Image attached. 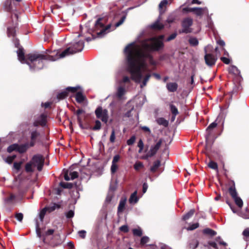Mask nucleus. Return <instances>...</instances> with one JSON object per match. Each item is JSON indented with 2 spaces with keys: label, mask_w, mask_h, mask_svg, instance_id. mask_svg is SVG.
<instances>
[{
  "label": "nucleus",
  "mask_w": 249,
  "mask_h": 249,
  "mask_svg": "<svg viewBox=\"0 0 249 249\" xmlns=\"http://www.w3.org/2000/svg\"><path fill=\"white\" fill-rule=\"evenodd\" d=\"M32 164H33L32 162V161L28 162L25 164V170L26 172L30 173V172H33L34 171V170L32 168Z\"/></svg>",
  "instance_id": "34"
},
{
  "label": "nucleus",
  "mask_w": 249,
  "mask_h": 249,
  "mask_svg": "<svg viewBox=\"0 0 249 249\" xmlns=\"http://www.w3.org/2000/svg\"><path fill=\"white\" fill-rule=\"evenodd\" d=\"M160 165V161L157 160L153 163V165L150 167V171L152 173H155L157 170L158 168Z\"/></svg>",
  "instance_id": "25"
},
{
  "label": "nucleus",
  "mask_w": 249,
  "mask_h": 249,
  "mask_svg": "<svg viewBox=\"0 0 249 249\" xmlns=\"http://www.w3.org/2000/svg\"><path fill=\"white\" fill-rule=\"evenodd\" d=\"M47 212V208H43L40 212L39 213V218L41 221L43 220V219L44 218V216Z\"/></svg>",
  "instance_id": "45"
},
{
  "label": "nucleus",
  "mask_w": 249,
  "mask_h": 249,
  "mask_svg": "<svg viewBox=\"0 0 249 249\" xmlns=\"http://www.w3.org/2000/svg\"><path fill=\"white\" fill-rule=\"evenodd\" d=\"M138 146L139 148L138 152L139 153H141L143 150V147H144L143 142L142 139L139 140L138 143Z\"/></svg>",
  "instance_id": "46"
},
{
  "label": "nucleus",
  "mask_w": 249,
  "mask_h": 249,
  "mask_svg": "<svg viewBox=\"0 0 249 249\" xmlns=\"http://www.w3.org/2000/svg\"><path fill=\"white\" fill-rule=\"evenodd\" d=\"M118 169V165L115 163H112L111 166V172L112 174H114L116 172Z\"/></svg>",
  "instance_id": "61"
},
{
  "label": "nucleus",
  "mask_w": 249,
  "mask_h": 249,
  "mask_svg": "<svg viewBox=\"0 0 249 249\" xmlns=\"http://www.w3.org/2000/svg\"><path fill=\"white\" fill-rule=\"evenodd\" d=\"M188 41L189 44L192 46H196L198 44V41L196 37H190Z\"/></svg>",
  "instance_id": "32"
},
{
  "label": "nucleus",
  "mask_w": 249,
  "mask_h": 249,
  "mask_svg": "<svg viewBox=\"0 0 249 249\" xmlns=\"http://www.w3.org/2000/svg\"><path fill=\"white\" fill-rule=\"evenodd\" d=\"M241 216L245 219H249V210L247 208L245 213H242Z\"/></svg>",
  "instance_id": "55"
},
{
  "label": "nucleus",
  "mask_w": 249,
  "mask_h": 249,
  "mask_svg": "<svg viewBox=\"0 0 249 249\" xmlns=\"http://www.w3.org/2000/svg\"><path fill=\"white\" fill-rule=\"evenodd\" d=\"M85 42L83 40L78 41L73 43L71 47L67 48L61 53L56 52L53 57H56V60L63 58L70 54H73L81 52L84 47Z\"/></svg>",
  "instance_id": "3"
},
{
  "label": "nucleus",
  "mask_w": 249,
  "mask_h": 249,
  "mask_svg": "<svg viewBox=\"0 0 249 249\" xmlns=\"http://www.w3.org/2000/svg\"><path fill=\"white\" fill-rule=\"evenodd\" d=\"M147 41L151 43H148L146 41L142 42V49L148 52H158L163 49L164 47L162 41L159 40L156 37H150L147 39Z\"/></svg>",
  "instance_id": "4"
},
{
  "label": "nucleus",
  "mask_w": 249,
  "mask_h": 249,
  "mask_svg": "<svg viewBox=\"0 0 249 249\" xmlns=\"http://www.w3.org/2000/svg\"><path fill=\"white\" fill-rule=\"evenodd\" d=\"M135 140H136V137L135 136H132V137H131L127 141V145H132L134 143Z\"/></svg>",
  "instance_id": "54"
},
{
  "label": "nucleus",
  "mask_w": 249,
  "mask_h": 249,
  "mask_svg": "<svg viewBox=\"0 0 249 249\" xmlns=\"http://www.w3.org/2000/svg\"><path fill=\"white\" fill-rule=\"evenodd\" d=\"M217 123L215 122L211 123L207 128L206 131L207 134L205 136L206 139V149L208 150L210 149L211 146V142L209 141V139L212 135V130L216 127Z\"/></svg>",
  "instance_id": "7"
},
{
  "label": "nucleus",
  "mask_w": 249,
  "mask_h": 249,
  "mask_svg": "<svg viewBox=\"0 0 249 249\" xmlns=\"http://www.w3.org/2000/svg\"><path fill=\"white\" fill-rule=\"evenodd\" d=\"M102 18H99L97 19L95 23V28L96 29L102 28V30L97 33L98 35L100 36L105 35L107 31H108L111 27V24H108L106 27H104V24L101 22L102 20Z\"/></svg>",
  "instance_id": "10"
},
{
  "label": "nucleus",
  "mask_w": 249,
  "mask_h": 249,
  "mask_svg": "<svg viewBox=\"0 0 249 249\" xmlns=\"http://www.w3.org/2000/svg\"><path fill=\"white\" fill-rule=\"evenodd\" d=\"M36 232L37 236L39 238H41L42 235L41 233L40 229L39 228V223L37 221L36 222Z\"/></svg>",
  "instance_id": "48"
},
{
  "label": "nucleus",
  "mask_w": 249,
  "mask_h": 249,
  "mask_svg": "<svg viewBox=\"0 0 249 249\" xmlns=\"http://www.w3.org/2000/svg\"><path fill=\"white\" fill-rule=\"evenodd\" d=\"M115 140V130L112 129L111 133L109 138V141L111 143H113Z\"/></svg>",
  "instance_id": "52"
},
{
  "label": "nucleus",
  "mask_w": 249,
  "mask_h": 249,
  "mask_svg": "<svg viewBox=\"0 0 249 249\" xmlns=\"http://www.w3.org/2000/svg\"><path fill=\"white\" fill-rule=\"evenodd\" d=\"M193 23V19L191 18L188 17L184 18L181 21V26L182 29L179 30V33L188 34L192 32V29L191 27Z\"/></svg>",
  "instance_id": "5"
},
{
  "label": "nucleus",
  "mask_w": 249,
  "mask_h": 249,
  "mask_svg": "<svg viewBox=\"0 0 249 249\" xmlns=\"http://www.w3.org/2000/svg\"><path fill=\"white\" fill-rule=\"evenodd\" d=\"M47 115L44 113L41 114L38 118V119L35 121L34 122V126H37L41 125L45 126L47 124Z\"/></svg>",
  "instance_id": "13"
},
{
  "label": "nucleus",
  "mask_w": 249,
  "mask_h": 249,
  "mask_svg": "<svg viewBox=\"0 0 249 249\" xmlns=\"http://www.w3.org/2000/svg\"><path fill=\"white\" fill-rule=\"evenodd\" d=\"M178 85L175 82H169L166 84V88L169 92H174L177 91Z\"/></svg>",
  "instance_id": "16"
},
{
  "label": "nucleus",
  "mask_w": 249,
  "mask_h": 249,
  "mask_svg": "<svg viewBox=\"0 0 249 249\" xmlns=\"http://www.w3.org/2000/svg\"><path fill=\"white\" fill-rule=\"evenodd\" d=\"M119 230L120 231L124 233H127L129 231L128 227L126 225L122 226L121 227H120Z\"/></svg>",
  "instance_id": "50"
},
{
  "label": "nucleus",
  "mask_w": 249,
  "mask_h": 249,
  "mask_svg": "<svg viewBox=\"0 0 249 249\" xmlns=\"http://www.w3.org/2000/svg\"><path fill=\"white\" fill-rule=\"evenodd\" d=\"M30 134L31 141L29 144L30 147H33L37 142L39 141L40 133L37 130H35L31 131Z\"/></svg>",
  "instance_id": "12"
},
{
  "label": "nucleus",
  "mask_w": 249,
  "mask_h": 249,
  "mask_svg": "<svg viewBox=\"0 0 249 249\" xmlns=\"http://www.w3.org/2000/svg\"><path fill=\"white\" fill-rule=\"evenodd\" d=\"M150 77H151L150 74H147L146 75V76L144 77V78L142 82V85H141V88H142L146 85L147 83L149 81Z\"/></svg>",
  "instance_id": "40"
},
{
  "label": "nucleus",
  "mask_w": 249,
  "mask_h": 249,
  "mask_svg": "<svg viewBox=\"0 0 249 249\" xmlns=\"http://www.w3.org/2000/svg\"><path fill=\"white\" fill-rule=\"evenodd\" d=\"M202 233L204 235H208L210 237H213L216 235L217 232L210 229V228H205L202 231Z\"/></svg>",
  "instance_id": "19"
},
{
  "label": "nucleus",
  "mask_w": 249,
  "mask_h": 249,
  "mask_svg": "<svg viewBox=\"0 0 249 249\" xmlns=\"http://www.w3.org/2000/svg\"><path fill=\"white\" fill-rule=\"evenodd\" d=\"M195 213V209H191L190 210L188 213H185L184 215H183L182 217V220L183 221H186L190 219L191 217H192L194 213Z\"/></svg>",
  "instance_id": "22"
},
{
  "label": "nucleus",
  "mask_w": 249,
  "mask_h": 249,
  "mask_svg": "<svg viewBox=\"0 0 249 249\" xmlns=\"http://www.w3.org/2000/svg\"><path fill=\"white\" fill-rule=\"evenodd\" d=\"M231 182L232 185L229 188L228 192H229L230 195H231V197L233 199L235 197H236V196H237V193L236 189H235L234 182L233 181H231Z\"/></svg>",
  "instance_id": "18"
},
{
  "label": "nucleus",
  "mask_w": 249,
  "mask_h": 249,
  "mask_svg": "<svg viewBox=\"0 0 249 249\" xmlns=\"http://www.w3.org/2000/svg\"><path fill=\"white\" fill-rule=\"evenodd\" d=\"M208 166L209 168L214 169L217 170L218 169V165L216 162L213 161V160H210L209 163L208 164Z\"/></svg>",
  "instance_id": "38"
},
{
  "label": "nucleus",
  "mask_w": 249,
  "mask_h": 249,
  "mask_svg": "<svg viewBox=\"0 0 249 249\" xmlns=\"http://www.w3.org/2000/svg\"><path fill=\"white\" fill-rule=\"evenodd\" d=\"M70 176H71V179H74L78 177V173L76 171H74L72 172H71L70 173Z\"/></svg>",
  "instance_id": "59"
},
{
  "label": "nucleus",
  "mask_w": 249,
  "mask_h": 249,
  "mask_svg": "<svg viewBox=\"0 0 249 249\" xmlns=\"http://www.w3.org/2000/svg\"><path fill=\"white\" fill-rule=\"evenodd\" d=\"M138 198L137 196V192H134L130 196V198L129 199V201L130 203L132 202H137L138 201Z\"/></svg>",
  "instance_id": "37"
},
{
  "label": "nucleus",
  "mask_w": 249,
  "mask_h": 249,
  "mask_svg": "<svg viewBox=\"0 0 249 249\" xmlns=\"http://www.w3.org/2000/svg\"><path fill=\"white\" fill-rule=\"evenodd\" d=\"M59 186L65 189H71L73 186V184L72 183L61 181L59 183Z\"/></svg>",
  "instance_id": "28"
},
{
  "label": "nucleus",
  "mask_w": 249,
  "mask_h": 249,
  "mask_svg": "<svg viewBox=\"0 0 249 249\" xmlns=\"http://www.w3.org/2000/svg\"><path fill=\"white\" fill-rule=\"evenodd\" d=\"M175 19L176 18L174 17L171 16L168 17L167 19H166V21L168 23H172L175 21Z\"/></svg>",
  "instance_id": "64"
},
{
  "label": "nucleus",
  "mask_w": 249,
  "mask_h": 249,
  "mask_svg": "<svg viewBox=\"0 0 249 249\" xmlns=\"http://www.w3.org/2000/svg\"><path fill=\"white\" fill-rule=\"evenodd\" d=\"M21 0H6L4 4V10L8 12L12 13L16 11V7Z\"/></svg>",
  "instance_id": "9"
},
{
  "label": "nucleus",
  "mask_w": 249,
  "mask_h": 249,
  "mask_svg": "<svg viewBox=\"0 0 249 249\" xmlns=\"http://www.w3.org/2000/svg\"><path fill=\"white\" fill-rule=\"evenodd\" d=\"M157 123L160 125L164 127H167L169 124V122L167 120H165L164 118L160 117L157 119Z\"/></svg>",
  "instance_id": "24"
},
{
  "label": "nucleus",
  "mask_w": 249,
  "mask_h": 249,
  "mask_svg": "<svg viewBox=\"0 0 249 249\" xmlns=\"http://www.w3.org/2000/svg\"><path fill=\"white\" fill-rule=\"evenodd\" d=\"M95 124V125L92 127V129L94 131L100 130L101 127V123L100 121L99 120H96Z\"/></svg>",
  "instance_id": "42"
},
{
  "label": "nucleus",
  "mask_w": 249,
  "mask_h": 249,
  "mask_svg": "<svg viewBox=\"0 0 249 249\" xmlns=\"http://www.w3.org/2000/svg\"><path fill=\"white\" fill-rule=\"evenodd\" d=\"M45 159L43 156L41 155H35L32 159V162L35 166H37V169L38 171L42 170Z\"/></svg>",
  "instance_id": "8"
},
{
  "label": "nucleus",
  "mask_w": 249,
  "mask_h": 249,
  "mask_svg": "<svg viewBox=\"0 0 249 249\" xmlns=\"http://www.w3.org/2000/svg\"><path fill=\"white\" fill-rule=\"evenodd\" d=\"M80 89L79 87H69L67 88L66 89L69 93V92H71L72 93H75L79 89Z\"/></svg>",
  "instance_id": "44"
},
{
  "label": "nucleus",
  "mask_w": 249,
  "mask_h": 249,
  "mask_svg": "<svg viewBox=\"0 0 249 249\" xmlns=\"http://www.w3.org/2000/svg\"><path fill=\"white\" fill-rule=\"evenodd\" d=\"M169 106H170V111H171L172 115H177L179 114L178 109L175 105H174L173 104H170Z\"/></svg>",
  "instance_id": "33"
},
{
  "label": "nucleus",
  "mask_w": 249,
  "mask_h": 249,
  "mask_svg": "<svg viewBox=\"0 0 249 249\" xmlns=\"http://www.w3.org/2000/svg\"><path fill=\"white\" fill-rule=\"evenodd\" d=\"M125 18H126V16H123L121 18V19L118 22H117V23H115V27H118L120 26L121 25H122L124 21Z\"/></svg>",
  "instance_id": "51"
},
{
  "label": "nucleus",
  "mask_w": 249,
  "mask_h": 249,
  "mask_svg": "<svg viewBox=\"0 0 249 249\" xmlns=\"http://www.w3.org/2000/svg\"><path fill=\"white\" fill-rule=\"evenodd\" d=\"M17 23H16L15 26L12 27H8L7 29V34L8 37H15L16 36V30L15 28L16 27Z\"/></svg>",
  "instance_id": "20"
},
{
  "label": "nucleus",
  "mask_w": 249,
  "mask_h": 249,
  "mask_svg": "<svg viewBox=\"0 0 249 249\" xmlns=\"http://www.w3.org/2000/svg\"><path fill=\"white\" fill-rule=\"evenodd\" d=\"M132 233L134 236L141 237L142 235V230L139 227L137 229H133L132 230Z\"/></svg>",
  "instance_id": "30"
},
{
  "label": "nucleus",
  "mask_w": 249,
  "mask_h": 249,
  "mask_svg": "<svg viewBox=\"0 0 249 249\" xmlns=\"http://www.w3.org/2000/svg\"><path fill=\"white\" fill-rule=\"evenodd\" d=\"M86 97L81 91L77 92L75 94V99L77 103H82L85 100Z\"/></svg>",
  "instance_id": "21"
},
{
  "label": "nucleus",
  "mask_w": 249,
  "mask_h": 249,
  "mask_svg": "<svg viewBox=\"0 0 249 249\" xmlns=\"http://www.w3.org/2000/svg\"><path fill=\"white\" fill-rule=\"evenodd\" d=\"M215 241L219 243V244L224 246H227V244L223 241H221V237L218 236L215 238Z\"/></svg>",
  "instance_id": "58"
},
{
  "label": "nucleus",
  "mask_w": 249,
  "mask_h": 249,
  "mask_svg": "<svg viewBox=\"0 0 249 249\" xmlns=\"http://www.w3.org/2000/svg\"><path fill=\"white\" fill-rule=\"evenodd\" d=\"M151 28L154 30H160L164 28V25L158 20L151 25Z\"/></svg>",
  "instance_id": "23"
},
{
  "label": "nucleus",
  "mask_w": 249,
  "mask_h": 249,
  "mask_svg": "<svg viewBox=\"0 0 249 249\" xmlns=\"http://www.w3.org/2000/svg\"><path fill=\"white\" fill-rule=\"evenodd\" d=\"M149 241V238L148 237L144 236H143L141 239V244L142 245H144L146 243H148Z\"/></svg>",
  "instance_id": "53"
},
{
  "label": "nucleus",
  "mask_w": 249,
  "mask_h": 249,
  "mask_svg": "<svg viewBox=\"0 0 249 249\" xmlns=\"http://www.w3.org/2000/svg\"><path fill=\"white\" fill-rule=\"evenodd\" d=\"M143 167V164L142 162L141 161L136 162L134 165V168L136 171H139L141 168Z\"/></svg>",
  "instance_id": "43"
},
{
  "label": "nucleus",
  "mask_w": 249,
  "mask_h": 249,
  "mask_svg": "<svg viewBox=\"0 0 249 249\" xmlns=\"http://www.w3.org/2000/svg\"><path fill=\"white\" fill-rule=\"evenodd\" d=\"M16 157L17 156L16 155H14L11 156H8L7 157L6 159V161L8 163L11 164L13 162V160L16 159Z\"/></svg>",
  "instance_id": "49"
},
{
  "label": "nucleus",
  "mask_w": 249,
  "mask_h": 249,
  "mask_svg": "<svg viewBox=\"0 0 249 249\" xmlns=\"http://www.w3.org/2000/svg\"><path fill=\"white\" fill-rule=\"evenodd\" d=\"M221 60L226 64H229L231 61L230 59L228 58L225 57H221L220 58Z\"/></svg>",
  "instance_id": "63"
},
{
  "label": "nucleus",
  "mask_w": 249,
  "mask_h": 249,
  "mask_svg": "<svg viewBox=\"0 0 249 249\" xmlns=\"http://www.w3.org/2000/svg\"><path fill=\"white\" fill-rule=\"evenodd\" d=\"M18 144L14 143L10 145L7 148V151L8 153H11L14 151H17Z\"/></svg>",
  "instance_id": "36"
},
{
  "label": "nucleus",
  "mask_w": 249,
  "mask_h": 249,
  "mask_svg": "<svg viewBox=\"0 0 249 249\" xmlns=\"http://www.w3.org/2000/svg\"><path fill=\"white\" fill-rule=\"evenodd\" d=\"M229 71L230 73L233 74L235 75H237L239 74L240 71L238 68L234 66H231L229 69Z\"/></svg>",
  "instance_id": "27"
},
{
  "label": "nucleus",
  "mask_w": 249,
  "mask_h": 249,
  "mask_svg": "<svg viewBox=\"0 0 249 249\" xmlns=\"http://www.w3.org/2000/svg\"><path fill=\"white\" fill-rule=\"evenodd\" d=\"M125 93V89L124 87H119L118 89H117V96L120 98H121Z\"/></svg>",
  "instance_id": "29"
},
{
  "label": "nucleus",
  "mask_w": 249,
  "mask_h": 249,
  "mask_svg": "<svg viewBox=\"0 0 249 249\" xmlns=\"http://www.w3.org/2000/svg\"><path fill=\"white\" fill-rule=\"evenodd\" d=\"M127 53V71L131 74V79L136 83H140L142 76V69L146 67V59L153 61L149 52L133 50V44L127 45L124 49Z\"/></svg>",
  "instance_id": "1"
},
{
  "label": "nucleus",
  "mask_w": 249,
  "mask_h": 249,
  "mask_svg": "<svg viewBox=\"0 0 249 249\" xmlns=\"http://www.w3.org/2000/svg\"><path fill=\"white\" fill-rule=\"evenodd\" d=\"M74 214V211L72 210H70L66 213V216L67 218H71L73 217Z\"/></svg>",
  "instance_id": "60"
},
{
  "label": "nucleus",
  "mask_w": 249,
  "mask_h": 249,
  "mask_svg": "<svg viewBox=\"0 0 249 249\" xmlns=\"http://www.w3.org/2000/svg\"><path fill=\"white\" fill-rule=\"evenodd\" d=\"M30 147V146L28 142H26L20 145L18 144L17 152L20 154L24 153L27 151Z\"/></svg>",
  "instance_id": "15"
},
{
  "label": "nucleus",
  "mask_w": 249,
  "mask_h": 249,
  "mask_svg": "<svg viewBox=\"0 0 249 249\" xmlns=\"http://www.w3.org/2000/svg\"><path fill=\"white\" fill-rule=\"evenodd\" d=\"M199 227V224L198 223H196L190 225L189 227L186 228L187 231H193Z\"/></svg>",
  "instance_id": "39"
},
{
  "label": "nucleus",
  "mask_w": 249,
  "mask_h": 249,
  "mask_svg": "<svg viewBox=\"0 0 249 249\" xmlns=\"http://www.w3.org/2000/svg\"><path fill=\"white\" fill-rule=\"evenodd\" d=\"M22 164V162H14V167L15 169H16L17 171H18L20 170L21 168V165Z\"/></svg>",
  "instance_id": "62"
},
{
  "label": "nucleus",
  "mask_w": 249,
  "mask_h": 249,
  "mask_svg": "<svg viewBox=\"0 0 249 249\" xmlns=\"http://www.w3.org/2000/svg\"><path fill=\"white\" fill-rule=\"evenodd\" d=\"M236 204V205L239 208H242L243 206V202L241 198L239 196H236L233 199Z\"/></svg>",
  "instance_id": "31"
},
{
  "label": "nucleus",
  "mask_w": 249,
  "mask_h": 249,
  "mask_svg": "<svg viewBox=\"0 0 249 249\" xmlns=\"http://www.w3.org/2000/svg\"><path fill=\"white\" fill-rule=\"evenodd\" d=\"M205 55L204 59L207 65L210 67H213L215 64L217 58L216 55L211 53H207L205 50Z\"/></svg>",
  "instance_id": "11"
},
{
  "label": "nucleus",
  "mask_w": 249,
  "mask_h": 249,
  "mask_svg": "<svg viewBox=\"0 0 249 249\" xmlns=\"http://www.w3.org/2000/svg\"><path fill=\"white\" fill-rule=\"evenodd\" d=\"M16 199V196L11 194L10 196L4 199V203L6 206H10L14 204Z\"/></svg>",
  "instance_id": "17"
},
{
  "label": "nucleus",
  "mask_w": 249,
  "mask_h": 249,
  "mask_svg": "<svg viewBox=\"0 0 249 249\" xmlns=\"http://www.w3.org/2000/svg\"><path fill=\"white\" fill-rule=\"evenodd\" d=\"M162 142V140L161 139H160L159 141L156 143V144L154 145H152L150 147V149L149 152L151 153L152 155H155L158 151L160 148L161 144Z\"/></svg>",
  "instance_id": "14"
},
{
  "label": "nucleus",
  "mask_w": 249,
  "mask_h": 249,
  "mask_svg": "<svg viewBox=\"0 0 249 249\" xmlns=\"http://www.w3.org/2000/svg\"><path fill=\"white\" fill-rule=\"evenodd\" d=\"M15 217L17 219L18 221H19V222H21L23 220V214L20 213H17L15 214Z\"/></svg>",
  "instance_id": "57"
},
{
  "label": "nucleus",
  "mask_w": 249,
  "mask_h": 249,
  "mask_svg": "<svg viewBox=\"0 0 249 249\" xmlns=\"http://www.w3.org/2000/svg\"><path fill=\"white\" fill-rule=\"evenodd\" d=\"M126 203V199H121L119 202V206L118 207V212H122L124 209V207Z\"/></svg>",
  "instance_id": "26"
},
{
  "label": "nucleus",
  "mask_w": 249,
  "mask_h": 249,
  "mask_svg": "<svg viewBox=\"0 0 249 249\" xmlns=\"http://www.w3.org/2000/svg\"><path fill=\"white\" fill-rule=\"evenodd\" d=\"M95 114L97 118L100 119L105 124H107L108 119V110L103 109L101 107H98L95 111Z\"/></svg>",
  "instance_id": "6"
},
{
  "label": "nucleus",
  "mask_w": 249,
  "mask_h": 249,
  "mask_svg": "<svg viewBox=\"0 0 249 249\" xmlns=\"http://www.w3.org/2000/svg\"><path fill=\"white\" fill-rule=\"evenodd\" d=\"M68 96V93L66 89L64 91H62L61 92L58 93L57 94V97L59 99H64L66 97H67Z\"/></svg>",
  "instance_id": "35"
},
{
  "label": "nucleus",
  "mask_w": 249,
  "mask_h": 249,
  "mask_svg": "<svg viewBox=\"0 0 249 249\" xmlns=\"http://www.w3.org/2000/svg\"><path fill=\"white\" fill-rule=\"evenodd\" d=\"M18 60L23 64H27L32 70H39L44 67L43 60L54 61L56 57L53 55L40 54L37 53H30L25 55L24 49L20 47L17 51Z\"/></svg>",
  "instance_id": "2"
},
{
  "label": "nucleus",
  "mask_w": 249,
  "mask_h": 249,
  "mask_svg": "<svg viewBox=\"0 0 249 249\" xmlns=\"http://www.w3.org/2000/svg\"><path fill=\"white\" fill-rule=\"evenodd\" d=\"M47 208V212L51 213L55 210L56 208H59L58 205L53 204V206L46 207Z\"/></svg>",
  "instance_id": "47"
},
{
  "label": "nucleus",
  "mask_w": 249,
  "mask_h": 249,
  "mask_svg": "<svg viewBox=\"0 0 249 249\" xmlns=\"http://www.w3.org/2000/svg\"><path fill=\"white\" fill-rule=\"evenodd\" d=\"M204 8L201 7H196L195 10V13L198 16H201L203 14Z\"/></svg>",
  "instance_id": "41"
},
{
  "label": "nucleus",
  "mask_w": 249,
  "mask_h": 249,
  "mask_svg": "<svg viewBox=\"0 0 249 249\" xmlns=\"http://www.w3.org/2000/svg\"><path fill=\"white\" fill-rule=\"evenodd\" d=\"M177 36V34L176 33H174L172 34L170 36H169L166 39V41L169 42L171 40L174 39L176 36Z\"/></svg>",
  "instance_id": "56"
}]
</instances>
